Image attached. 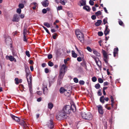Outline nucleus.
<instances>
[{
    "mask_svg": "<svg viewBox=\"0 0 129 129\" xmlns=\"http://www.w3.org/2000/svg\"><path fill=\"white\" fill-rule=\"evenodd\" d=\"M80 5H79L80 6L85 5L86 4V1L85 0H82L80 2Z\"/></svg>",
    "mask_w": 129,
    "mask_h": 129,
    "instance_id": "nucleus-17",
    "label": "nucleus"
},
{
    "mask_svg": "<svg viewBox=\"0 0 129 129\" xmlns=\"http://www.w3.org/2000/svg\"><path fill=\"white\" fill-rule=\"evenodd\" d=\"M48 65L50 67H52L54 65L53 63L51 61H49L48 62Z\"/></svg>",
    "mask_w": 129,
    "mask_h": 129,
    "instance_id": "nucleus-36",
    "label": "nucleus"
},
{
    "mask_svg": "<svg viewBox=\"0 0 129 129\" xmlns=\"http://www.w3.org/2000/svg\"><path fill=\"white\" fill-rule=\"evenodd\" d=\"M19 20V18L18 15L17 14L14 15L12 19L13 21V22H18Z\"/></svg>",
    "mask_w": 129,
    "mask_h": 129,
    "instance_id": "nucleus-10",
    "label": "nucleus"
},
{
    "mask_svg": "<svg viewBox=\"0 0 129 129\" xmlns=\"http://www.w3.org/2000/svg\"><path fill=\"white\" fill-rule=\"evenodd\" d=\"M92 80L93 82H95L97 80V78L95 77H93L92 78Z\"/></svg>",
    "mask_w": 129,
    "mask_h": 129,
    "instance_id": "nucleus-41",
    "label": "nucleus"
},
{
    "mask_svg": "<svg viewBox=\"0 0 129 129\" xmlns=\"http://www.w3.org/2000/svg\"><path fill=\"white\" fill-rule=\"evenodd\" d=\"M11 116L13 119L14 120L16 121H19L20 120L19 118L16 116H15L13 115H11Z\"/></svg>",
    "mask_w": 129,
    "mask_h": 129,
    "instance_id": "nucleus-15",
    "label": "nucleus"
},
{
    "mask_svg": "<svg viewBox=\"0 0 129 129\" xmlns=\"http://www.w3.org/2000/svg\"><path fill=\"white\" fill-rule=\"evenodd\" d=\"M83 9L88 11H90V8L88 6H84L83 7Z\"/></svg>",
    "mask_w": 129,
    "mask_h": 129,
    "instance_id": "nucleus-23",
    "label": "nucleus"
},
{
    "mask_svg": "<svg viewBox=\"0 0 129 129\" xmlns=\"http://www.w3.org/2000/svg\"><path fill=\"white\" fill-rule=\"evenodd\" d=\"M75 34L78 39L80 40L81 42L83 43L84 41L83 35L79 29H76Z\"/></svg>",
    "mask_w": 129,
    "mask_h": 129,
    "instance_id": "nucleus-3",
    "label": "nucleus"
},
{
    "mask_svg": "<svg viewBox=\"0 0 129 129\" xmlns=\"http://www.w3.org/2000/svg\"><path fill=\"white\" fill-rule=\"evenodd\" d=\"M60 92L61 93H63L64 92L66 91V90L63 87H61L59 89Z\"/></svg>",
    "mask_w": 129,
    "mask_h": 129,
    "instance_id": "nucleus-20",
    "label": "nucleus"
},
{
    "mask_svg": "<svg viewBox=\"0 0 129 129\" xmlns=\"http://www.w3.org/2000/svg\"><path fill=\"white\" fill-rule=\"evenodd\" d=\"M94 3L91 0H90L89 1V3L92 6L93 5Z\"/></svg>",
    "mask_w": 129,
    "mask_h": 129,
    "instance_id": "nucleus-53",
    "label": "nucleus"
},
{
    "mask_svg": "<svg viewBox=\"0 0 129 129\" xmlns=\"http://www.w3.org/2000/svg\"><path fill=\"white\" fill-rule=\"evenodd\" d=\"M5 43L8 46H9L12 44V40L9 36H6L5 37Z\"/></svg>",
    "mask_w": 129,
    "mask_h": 129,
    "instance_id": "nucleus-6",
    "label": "nucleus"
},
{
    "mask_svg": "<svg viewBox=\"0 0 129 129\" xmlns=\"http://www.w3.org/2000/svg\"><path fill=\"white\" fill-rule=\"evenodd\" d=\"M63 76H61L60 75H60H59L57 82V84L59 85H60L61 83L62 82V79Z\"/></svg>",
    "mask_w": 129,
    "mask_h": 129,
    "instance_id": "nucleus-11",
    "label": "nucleus"
},
{
    "mask_svg": "<svg viewBox=\"0 0 129 129\" xmlns=\"http://www.w3.org/2000/svg\"><path fill=\"white\" fill-rule=\"evenodd\" d=\"M53 107V105L51 103H49L48 105V108L50 109H52Z\"/></svg>",
    "mask_w": 129,
    "mask_h": 129,
    "instance_id": "nucleus-26",
    "label": "nucleus"
},
{
    "mask_svg": "<svg viewBox=\"0 0 129 129\" xmlns=\"http://www.w3.org/2000/svg\"><path fill=\"white\" fill-rule=\"evenodd\" d=\"M24 120V119H23L22 121L20 122L19 124L23 126L24 127H27V125Z\"/></svg>",
    "mask_w": 129,
    "mask_h": 129,
    "instance_id": "nucleus-13",
    "label": "nucleus"
},
{
    "mask_svg": "<svg viewBox=\"0 0 129 129\" xmlns=\"http://www.w3.org/2000/svg\"><path fill=\"white\" fill-rule=\"evenodd\" d=\"M67 114H70L72 112H74L76 110L75 106L72 105L71 106L67 105L65 106L62 109Z\"/></svg>",
    "mask_w": 129,
    "mask_h": 129,
    "instance_id": "nucleus-1",
    "label": "nucleus"
},
{
    "mask_svg": "<svg viewBox=\"0 0 129 129\" xmlns=\"http://www.w3.org/2000/svg\"><path fill=\"white\" fill-rule=\"evenodd\" d=\"M109 83L107 82H104V86H105L106 85H108L109 84Z\"/></svg>",
    "mask_w": 129,
    "mask_h": 129,
    "instance_id": "nucleus-58",
    "label": "nucleus"
},
{
    "mask_svg": "<svg viewBox=\"0 0 129 129\" xmlns=\"http://www.w3.org/2000/svg\"><path fill=\"white\" fill-rule=\"evenodd\" d=\"M103 33L101 31H99L98 33V34L99 36H101L103 35Z\"/></svg>",
    "mask_w": 129,
    "mask_h": 129,
    "instance_id": "nucleus-50",
    "label": "nucleus"
},
{
    "mask_svg": "<svg viewBox=\"0 0 129 129\" xmlns=\"http://www.w3.org/2000/svg\"><path fill=\"white\" fill-rule=\"evenodd\" d=\"M79 83L80 84L83 85L84 84L85 82L83 80H80Z\"/></svg>",
    "mask_w": 129,
    "mask_h": 129,
    "instance_id": "nucleus-47",
    "label": "nucleus"
},
{
    "mask_svg": "<svg viewBox=\"0 0 129 129\" xmlns=\"http://www.w3.org/2000/svg\"><path fill=\"white\" fill-rule=\"evenodd\" d=\"M101 89L99 90L98 92V94L99 96H101L102 95V93H101Z\"/></svg>",
    "mask_w": 129,
    "mask_h": 129,
    "instance_id": "nucleus-44",
    "label": "nucleus"
},
{
    "mask_svg": "<svg viewBox=\"0 0 129 129\" xmlns=\"http://www.w3.org/2000/svg\"><path fill=\"white\" fill-rule=\"evenodd\" d=\"M30 72L26 73V76L27 78H28V76H29V77L30 75H31V74H30Z\"/></svg>",
    "mask_w": 129,
    "mask_h": 129,
    "instance_id": "nucleus-55",
    "label": "nucleus"
},
{
    "mask_svg": "<svg viewBox=\"0 0 129 129\" xmlns=\"http://www.w3.org/2000/svg\"><path fill=\"white\" fill-rule=\"evenodd\" d=\"M57 35V34L55 33L54 34V35H52V38L53 39H56V37Z\"/></svg>",
    "mask_w": 129,
    "mask_h": 129,
    "instance_id": "nucleus-46",
    "label": "nucleus"
},
{
    "mask_svg": "<svg viewBox=\"0 0 129 129\" xmlns=\"http://www.w3.org/2000/svg\"><path fill=\"white\" fill-rule=\"evenodd\" d=\"M15 83L16 84H19V80L18 78H16L15 79Z\"/></svg>",
    "mask_w": 129,
    "mask_h": 129,
    "instance_id": "nucleus-35",
    "label": "nucleus"
},
{
    "mask_svg": "<svg viewBox=\"0 0 129 129\" xmlns=\"http://www.w3.org/2000/svg\"><path fill=\"white\" fill-rule=\"evenodd\" d=\"M17 12L19 14H20L21 12V10L20 8H18L17 10Z\"/></svg>",
    "mask_w": 129,
    "mask_h": 129,
    "instance_id": "nucleus-51",
    "label": "nucleus"
},
{
    "mask_svg": "<svg viewBox=\"0 0 129 129\" xmlns=\"http://www.w3.org/2000/svg\"><path fill=\"white\" fill-rule=\"evenodd\" d=\"M108 57H104V60L106 63H108Z\"/></svg>",
    "mask_w": 129,
    "mask_h": 129,
    "instance_id": "nucleus-48",
    "label": "nucleus"
},
{
    "mask_svg": "<svg viewBox=\"0 0 129 129\" xmlns=\"http://www.w3.org/2000/svg\"><path fill=\"white\" fill-rule=\"evenodd\" d=\"M74 82L76 83H77L78 82V79L76 78H75L73 79Z\"/></svg>",
    "mask_w": 129,
    "mask_h": 129,
    "instance_id": "nucleus-43",
    "label": "nucleus"
},
{
    "mask_svg": "<svg viewBox=\"0 0 129 129\" xmlns=\"http://www.w3.org/2000/svg\"><path fill=\"white\" fill-rule=\"evenodd\" d=\"M29 53V52L27 50L25 52L26 55L29 57H30V55Z\"/></svg>",
    "mask_w": 129,
    "mask_h": 129,
    "instance_id": "nucleus-38",
    "label": "nucleus"
},
{
    "mask_svg": "<svg viewBox=\"0 0 129 129\" xmlns=\"http://www.w3.org/2000/svg\"><path fill=\"white\" fill-rule=\"evenodd\" d=\"M72 56L74 58H76L77 57V54L74 51H72Z\"/></svg>",
    "mask_w": 129,
    "mask_h": 129,
    "instance_id": "nucleus-22",
    "label": "nucleus"
},
{
    "mask_svg": "<svg viewBox=\"0 0 129 129\" xmlns=\"http://www.w3.org/2000/svg\"><path fill=\"white\" fill-rule=\"evenodd\" d=\"M109 104H107L105 106V107L108 110H110L111 109V108L110 107H108V105H109Z\"/></svg>",
    "mask_w": 129,
    "mask_h": 129,
    "instance_id": "nucleus-39",
    "label": "nucleus"
},
{
    "mask_svg": "<svg viewBox=\"0 0 129 129\" xmlns=\"http://www.w3.org/2000/svg\"><path fill=\"white\" fill-rule=\"evenodd\" d=\"M67 2V0H60V2L61 4L62 5H64L65 4V3Z\"/></svg>",
    "mask_w": 129,
    "mask_h": 129,
    "instance_id": "nucleus-29",
    "label": "nucleus"
},
{
    "mask_svg": "<svg viewBox=\"0 0 129 129\" xmlns=\"http://www.w3.org/2000/svg\"><path fill=\"white\" fill-rule=\"evenodd\" d=\"M20 9H22L24 7V5L22 4H20L18 5Z\"/></svg>",
    "mask_w": 129,
    "mask_h": 129,
    "instance_id": "nucleus-33",
    "label": "nucleus"
},
{
    "mask_svg": "<svg viewBox=\"0 0 129 129\" xmlns=\"http://www.w3.org/2000/svg\"><path fill=\"white\" fill-rule=\"evenodd\" d=\"M42 12L44 14L46 13L47 12V10L46 9H44L42 10Z\"/></svg>",
    "mask_w": 129,
    "mask_h": 129,
    "instance_id": "nucleus-59",
    "label": "nucleus"
},
{
    "mask_svg": "<svg viewBox=\"0 0 129 129\" xmlns=\"http://www.w3.org/2000/svg\"><path fill=\"white\" fill-rule=\"evenodd\" d=\"M103 22L104 23V24H105L107 23V18H104L103 19Z\"/></svg>",
    "mask_w": 129,
    "mask_h": 129,
    "instance_id": "nucleus-45",
    "label": "nucleus"
},
{
    "mask_svg": "<svg viewBox=\"0 0 129 129\" xmlns=\"http://www.w3.org/2000/svg\"><path fill=\"white\" fill-rule=\"evenodd\" d=\"M9 59L11 61H13L15 62H16V59L12 56H10L9 57Z\"/></svg>",
    "mask_w": 129,
    "mask_h": 129,
    "instance_id": "nucleus-19",
    "label": "nucleus"
},
{
    "mask_svg": "<svg viewBox=\"0 0 129 129\" xmlns=\"http://www.w3.org/2000/svg\"><path fill=\"white\" fill-rule=\"evenodd\" d=\"M60 70L59 75L60 76H64V74L67 71V68L65 64L60 65L59 66Z\"/></svg>",
    "mask_w": 129,
    "mask_h": 129,
    "instance_id": "nucleus-4",
    "label": "nucleus"
},
{
    "mask_svg": "<svg viewBox=\"0 0 129 129\" xmlns=\"http://www.w3.org/2000/svg\"><path fill=\"white\" fill-rule=\"evenodd\" d=\"M102 22V21L101 20H98L97 22L95 23V25L96 26H99L100 25Z\"/></svg>",
    "mask_w": 129,
    "mask_h": 129,
    "instance_id": "nucleus-21",
    "label": "nucleus"
},
{
    "mask_svg": "<svg viewBox=\"0 0 129 129\" xmlns=\"http://www.w3.org/2000/svg\"><path fill=\"white\" fill-rule=\"evenodd\" d=\"M25 69L26 73L30 72L28 68H25Z\"/></svg>",
    "mask_w": 129,
    "mask_h": 129,
    "instance_id": "nucleus-64",
    "label": "nucleus"
},
{
    "mask_svg": "<svg viewBox=\"0 0 129 129\" xmlns=\"http://www.w3.org/2000/svg\"><path fill=\"white\" fill-rule=\"evenodd\" d=\"M93 53L96 55L98 56H100V54L98 52L95 50H93Z\"/></svg>",
    "mask_w": 129,
    "mask_h": 129,
    "instance_id": "nucleus-25",
    "label": "nucleus"
},
{
    "mask_svg": "<svg viewBox=\"0 0 129 129\" xmlns=\"http://www.w3.org/2000/svg\"><path fill=\"white\" fill-rule=\"evenodd\" d=\"M44 25L45 26H46L48 28H49L50 27V24L48 22H44Z\"/></svg>",
    "mask_w": 129,
    "mask_h": 129,
    "instance_id": "nucleus-28",
    "label": "nucleus"
},
{
    "mask_svg": "<svg viewBox=\"0 0 129 129\" xmlns=\"http://www.w3.org/2000/svg\"><path fill=\"white\" fill-rule=\"evenodd\" d=\"M98 108V110L99 113L101 114L102 115L104 113V111L103 110L102 107L101 105H99L97 106Z\"/></svg>",
    "mask_w": 129,
    "mask_h": 129,
    "instance_id": "nucleus-9",
    "label": "nucleus"
},
{
    "mask_svg": "<svg viewBox=\"0 0 129 129\" xmlns=\"http://www.w3.org/2000/svg\"><path fill=\"white\" fill-rule=\"evenodd\" d=\"M62 7L61 6H58L57 8V11L60 10H62Z\"/></svg>",
    "mask_w": 129,
    "mask_h": 129,
    "instance_id": "nucleus-52",
    "label": "nucleus"
},
{
    "mask_svg": "<svg viewBox=\"0 0 129 129\" xmlns=\"http://www.w3.org/2000/svg\"><path fill=\"white\" fill-rule=\"evenodd\" d=\"M52 54H49L48 56V58L49 59H50L52 58Z\"/></svg>",
    "mask_w": 129,
    "mask_h": 129,
    "instance_id": "nucleus-57",
    "label": "nucleus"
},
{
    "mask_svg": "<svg viewBox=\"0 0 129 129\" xmlns=\"http://www.w3.org/2000/svg\"><path fill=\"white\" fill-rule=\"evenodd\" d=\"M81 116L83 119L86 120H89L92 119V115L90 112L86 113L85 112L82 113L81 114Z\"/></svg>",
    "mask_w": 129,
    "mask_h": 129,
    "instance_id": "nucleus-5",
    "label": "nucleus"
},
{
    "mask_svg": "<svg viewBox=\"0 0 129 129\" xmlns=\"http://www.w3.org/2000/svg\"><path fill=\"white\" fill-rule=\"evenodd\" d=\"M105 97L104 96H102L100 98V102L103 104L104 103H105Z\"/></svg>",
    "mask_w": 129,
    "mask_h": 129,
    "instance_id": "nucleus-18",
    "label": "nucleus"
},
{
    "mask_svg": "<svg viewBox=\"0 0 129 129\" xmlns=\"http://www.w3.org/2000/svg\"><path fill=\"white\" fill-rule=\"evenodd\" d=\"M42 27L46 31V32L49 34H50V33L49 31V30H48V29L45 27L44 26H42Z\"/></svg>",
    "mask_w": 129,
    "mask_h": 129,
    "instance_id": "nucleus-40",
    "label": "nucleus"
},
{
    "mask_svg": "<svg viewBox=\"0 0 129 129\" xmlns=\"http://www.w3.org/2000/svg\"><path fill=\"white\" fill-rule=\"evenodd\" d=\"M98 81L99 83H102L103 82V80L101 78H99L98 79Z\"/></svg>",
    "mask_w": 129,
    "mask_h": 129,
    "instance_id": "nucleus-42",
    "label": "nucleus"
},
{
    "mask_svg": "<svg viewBox=\"0 0 129 129\" xmlns=\"http://www.w3.org/2000/svg\"><path fill=\"white\" fill-rule=\"evenodd\" d=\"M95 14L97 16H99L101 15V12L100 11H98L95 13Z\"/></svg>",
    "mask_w": 129,
    "mask_h": 129,
    "instance_id": "nucleus-37",
    "label": "nucleus"
},
{
    "mask_svg": "<svg viewBox=\"0 0 129 129\" xmlns=\"http://www.w3.org/2000/svg\"><path fill=\"white\" fill-rule=\"evenodd\" d=\"M94 60L95 61L97 65L100 68H101V61L99 60L98 58L95 57H93Z\"/></svg>",
    "mask_w": 129,
    "mask_h": 129,
    "instance_id": "nucleus-8",
    "label": "nucleus"
},
{
    "mask_svg": "<svg viewBox=\"0 0 129 129\" xmlns=\"http://www.w3.org/2000/svg\"><path fill=\"white\" fill-rule=\"evenodd\" d=\"M118 48H115L114 50L113 55L114 57L117 56L118 52Z\"/></svg>",
    "mask_w": 129,
    "mask_h": 129,
    "instance_id": "nucleus-14",
    "label": "nucleus"
},
{
    "mask_svg": "<svg viewBox=\"0 0 129 129\" xmlns=\"http://www.w3.org/2000/svg\"><path fill=\"white\" fill-rule=\"evenodd\" d=\"M67 114L62 110L59 112L58 115L56 116L57 119L60 120L67 118Z\"/></svg>",
    "mask_w": 129,
    "mask_h": 129,
    "instance_id": "nucleus-2",
    "label": "nucleus"
},
{
    "mask_svg": "<svg viewBox=\"0 0 129 129\" xmlns=\"http://www.w3.org/2000/svg\"><path fill=\"white\" fill-rule=\"evenodd\" d=\"M23 41H24L26 42H27V41L26 38V37L25 35H23Z\"/></svg>",
    "mask_w": 129,
    "mask_h": 129,
    "instance_id": "nucleus-56",
    "label": "nucleus"
},
{
    "mask_svg": "<svg viewBox=\"0 0 129 129\" xmlns=\"http://www.w3.org/2000/svg\"><path fill=\"white\" fill-rule=\"evenodd\" d=\"M110 31V30L109 29H105L104 31V34L106 36L109 34Z\"/></svg>",
    "mask_w": 129,
    "mask_h": 129,
    "instance_id": "nucleus-24",
    "label": "nucleus"
},
{
    "mask_svg": "<svg viewBox=\"0 0 129 129\" xmlns=\"http://www.w3.org/2000/svg\"><path fill=\"white\" fill-rule=\"evenodd\" d=\"M86 49L90 52H91L92 51V49L89 47H87L86 48Z\"/></svg>",
    "mask_w": 129,
    "mask_h": 129,
    "instance_id": "nucleus-54",
    "label": "nucleus"
},
{
    "mask_svg": "<svg viewBox=\"0 0 129 129\" xmlns=\"http://www.w3.org/2000/svg\"><path fill=\"white\" fill-rule=\"evenodd\" d=\"M47 125L50 128H53L54 126V125L52 120L51 119L50 120L49 122L48 123V124Z\"/></svg>",
    "mask_w": 129,
    "mask_h": 129,
    "instance_id": "nucleus-12",
    "label": "nucleus"
},
{
    "mask_svg": "<svg viewBox=\"0 0 129 129\" xmlns=\"http://www.w3.org/2000/svg\"><path fill=\"white\" fill-rule=\"evenodd\" d=\"M71 93V91H69L68 92L66 90V91L65 92V95L67 96H69Z\"/></svg>",
    "mask_w": 129,
    "mask_h": 129,
    "instance_id": "nucleus-30",
    "label": "nucleus"
},
{
    "mask_svg": "<svg viewBox=\"0 0 129 129\" xmlns=\"http://www.w3.org/2000/svg\"><path fill=\"white\" fill-rule=\"evenodd\" d=\"M49 70L47 68H46L45 69V73H47L49 72Z\"/></svg>",
    "mask_w": 129,
    "mask_h": 129,
    "instance_id": "nucleus-60",
    "label": "nucleus"
},
{
    "mask_svg": "<svg viewBox=\"0 0 129 129\" xmlns=\"http://www.w3.org/2000/svg\"><path fill=\"white\" fill-rule=\"evenodd\" d=\"M77 59V61L79 62L81 61H82V58L81 57H78Z\"/></svg>",
    "mask_w": 129,
    "mask_h": 129,
    "instance_id": "nucleus-61",
    "label": "nucleus"
},
{
    "mask_svg": "<svg viewBox=\"0 0 129 129\" xmlns=\"http://www.w3.org/2000/svg\"><path fill=\"white\" fill-rule=\"evenodd\" d=\"M100 87V85L98 83L95 85V87L96 89H99Z\"/></svg>",
    "mask_w": 129,
    "mask_h": 129,
    "instance_id": "nucleus-34",
    "label": "nucleus"
},
{
    "mask_svg": "<svg viewBox=\"0 0 129 129\" xmlns=\"http://www.w3.org/2000/svg\"><path fill=\"white\" fill-rule=\"evenodd\" d=\"M91 18L93 20H95L96 19V17L95 15H93L91 16Z\"/></svg>",
    "mask_w": 129,
    "mask_h": 129,
    "instance_id": "nucleus-62",
    "label": "nucleus"
},
{
    "mask_svg": "<svg viewBox=\"0 0 129 129\" xmlns=\"http://www.w3.org/2000/svg\"><path fill=\"white\" fill-rule=\"evenodd\" d=\"M48 89L47 87H45L43 88V92L44 94H47L48 92Z\"/></svg>",
    "mask_w": 129,
    "mask_h": 129,
    "instance_id": "nucleus-16",
    "label": "nucleus"
},
{
    "mask_svg": "<svg viewBox=\"0 0 129 129\" xmlns=\"http://www.w3.org/2000/svg\"><path fill=\"white\" fill-rule=\"evenodd\" d=\"M103 55L104 57H108L107 54L105 51H103Z\"/></svg>",
    "mask_w": 129,
    "mask_h": 129,
    "instance_id": "nucleus-32",
    "label": "nucleus"
},
{
    "mask_svg": "<svg viewBox=\"0 0 129 129\" xmlns=\"http://www.w3.org/2000/svg\"><path fill=\"white\" fill-rule=\"evenodd\" d=\"M118 23L121 26H124V24L122 21L120 19H119L118 21Z\"/></svg>",
    "mask_w": 129,
    "mask_h": 129,
    "instance_id": "nucleus-27",
    "label": "nucleus"
},
{
    "mask_svg": "<svg viewBox=\"0 0 129 129\" xmlns=\"http://www.w3.org/2000/svg\"><path fill=\"white\" fill-rule=\"evenodd\" d=\"M27 30L26 29H24L23 34V35H25L27 33Z\"/></svg>",
    "mask_w": 129,
    "mask_h": 129,
    "instance_id": "nucleus-49",
    "label": "nucleus"
},
{
    "mask_svg": "<svg viewBox=\"0 0 129 129\" xmlns=\"http://www.w3.org/2000/svg\"><path fill=\"white\" fill-rule=\"evenodd\" d=\"M47 1L48 0H46L42 3V4L44 6L46 7L48 6V5H47L46 2V1Z\"/></svg>",
    "mask_w": 129,
    "mask_h": 129,
    "instance_id": "nucleus-31",
    "label": "nucleus"
},
{
    "mask_svg": "<svg viewBox=\"0 0 129 129\" xmlns=\"http://www.w3.org/2000/svg\"><path fill=\"white\" fill-rule=\"evenodd\" d=\"M29 78V79L28 78L27 79L29 89L30 91L31 88V82H32V78L31 75H30Z\"/></svg>",
    "mask_w": 129,
    "mask_h": 129,
    "instance_id": "nucleus-7",
    "label": "nucleus"
},
{
    "mask_svg": "<svg viewBox=\"0 0 129 129\" xmlns=\"http://www.w3.org/2000/svg\"><path fill=\"white\" fill-rule=\"evenodd\" d=\"M31 5H33L34 6H37L38 4L36 2H33L31 3Z\"/></svg>",
    "mask_w": 129,
    "mask_h": 129,
    "instance_id": "nucleus-63",
    "label": "nucleus"
}]
</instances>
